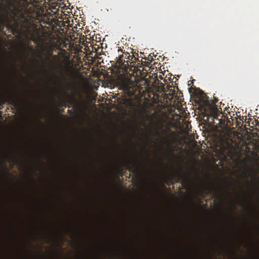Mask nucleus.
Returning <instances> with one entry per match:
<instances>
[{
    "label": "nucleus",
    "mask_w": 259,
    "mask_h": 259,
    "mask_svg": "<svg viewBox=\"0 0 259 259\" xmlns=\"http://www.w3.org/2000/svg\"><path fill=\"white\" fill-rule=\"evenodd\" d=\"M115 83L116 87L122 90L127 96L132 97L135 94L136 84L128 75L126 76L120 73L115 80Z\"/></svg>",
    "instance_id": "obj_1"
},
{
    "label": "nucleus",
    "mask_w": 259,
    "mask_h": 259,
    "mask_svg": "<svg viewBox=\"0 0 259 259\" xmlns=\"http://www.w3.org/2000/svg\"><path fill=\"white\" fill-rule=\"evenodd\" d=\"M212 191V190L209 185L203 183H201L197 189V192L202 198H204L208 194H210Z\"/></svg>",
    "instance_id": "obj_2"
},
{
    "label": "nucleus",
    "mask_w": 259,
    "mask_h": 259,
    "mask_svg": "<svg viewBox=\"0 0 259 259\" xmlns=\"http://www.w3.org/2000/svg\"><path fill=\"white\" fill-rule=\"evenodd\" d=\"M206 111L209 117H212L213 119H216L218 120L220 123L223 122L222 119L218 118V116L221 113L220 112V110L216 105L209 106Z\"/></svg>",
    "instance_id": "obj_3"
},
{
    "label": "nucleus",
    "mask_w": 259,
    "mask_h": 259,
    "mask_svg": "<svg viewBox=\"0 0 259 259\" xmlns=\"http://www.w3.org/2000/svg\"><path fill=\"white\" fill-rule=\"evenodd\" d=\"M172 143L173 142L169 139L168 137L166 136L163 144L166 145L167 151L170 153L173 152V149L172 148Z\"/></svg>",
    "instance_id": "obj_4"
},
{
    "label": "nucleus",
    "mask_w": 259,
    "mask_h": 259,
    "mask_svg": "<svg viewBox=\"0 0 259 259\" xmlns=\"http://www.w3.org/2000/svg\"><path fill=\"white\" fill-rule=\"evenodd\" d=\"M7 100H9L10 103L14 106H18L19 105V101L15 97H11Z\"/></svg>",
    "instance_id": "obj_5"
},
{
    "label": "nucleus",
    "mask_w": 259,
    "mask_h": 259,
    "mask_svg": "<svg viewBox=\"0 0 259 259\" xmlns=\"http://www.w3.org/2000/svg\"><path fill=\"white\" fill-rule=\"evenodd\" d=\"M123 57V55H119V56L117 58V60L116 61L117 63H118L119 64V65L121 66H123V64H124V62H123V61H122Z\"/></svg>",
    "instance_id": "obj_6"
},
{
    "label": "nucleus",
    "mask_w": 259,
    "mask_h": 259,
    "mask_svg": "<svg viewBox=\"0 0 259 259\" xmlns=\"http://www.w3.org/2000/svg\"><path fill=\"white\" fill-rule=\"evenodd\" d=\"M138 58L136 57L134 55H133L131 56V58H130L129 61L131 63H135L138 60Z\"/></svg>",
    "instance_id": "obj_7"
},
{
    "label": "nucleus",
    "mask_w": 259,
    "mask_h": 259,
    "mask_svg": "<svg viewBox=\"0 0 259 259\" xmlns=\"http://www.w3.org/2000/svg\"><path fill=\"white\" fill-rule=\"evenodd\" d=\"M22 19H24L25 21H28V17L29 15L27 14H21L20 15Z\"/></svg>",
    "instance_id": "obj_8"
},
{
    "label": "nucleus",
    "mask_w": 259,
    "mask_h": 259,
    "mask_svg": "<svg viewBox=\"0 0 259 259\" xmlns=\"http://www.w3.org/2000/svg\"><path fill=\"white\" fill-rule=\"evenodd\" d=\"M8 157H9V158L10 159V160L12 162H16L18 161V159L16 157H12L11 154L10 153H9V154H8Z\"/></svg>",
    "instance_id": "obj_9"
},
{
    "label": "nucleus",
    "mask_w": 259,
    "mask_h": 259,
    "mask_svg": "<svg viewBox=\"0 0 259 259\" xmlns=\"http://www.w3.org/2000/svg\"><path fill=\"white\" fill-rule=\"evenodd\" d=\"M131 56L130 55L129 53H124V58L126 59V62L128 63L130 58H131Z\"/></svg>",
    "instance_id": "obj_10"
},
{
    "label": "nucleus",
    "mask_w": 259,
    "mask_h": 259,
    "mask_svg": "<svg viewBox=\"0 0 259 259\" xmlns=\"http://www.w3.org/2000/svg\"><path fill=\"white\" fill-rule=\"evenodd\" d=\"M116 257L117 258V259H121V256L120 254H117L116 255Z\"/></svg>",
    "instance_id": "obj_11"
},
{
    "label": "nucleus",
    "mask_w": 259,
    "mask_h": 259,
    "mask_svg": "<svg viewBox=\"0 0 259 259\" xmlns=\"http://www.w3.org/2000/svg\"><path fill=\"white\" fill-rule=\"evenodd\" d=\"M129 170H130V171H131V172H134V171L135 170L134 169V168H133V167H130V168H129Z\"/></svg>",
    "instance_id": "obj_12"
},
{
    "label": "nucleus",
    "mask_w": 259,
    "mask_h": 259,
    "mask_svg": "<svg viewBox=\"0 0 259 259\" xmlns=\"http://www.w3.org/2000/svg\"><path fill=\"white\" fill-rule=\"evenodd\" d=\"M233 208L234 210L236 209V208L235 205L234 204L233 205Z\"/></svg>",
    "instance_id": "obj_13"
},
{
    "label": "nucleus",
    "mask_w": 259,
    "mask_h": 259,
    "mask_svg": "<svg viewBox=\"0 0 259 259\" xmlns=\"http://www.w3.org/2000/svg\"><path fill=\"white\" fill-rule=\"evenodd\" d=\"M257 190L258 192L259 193V188H257Z\"/></svg>",
    "instance_id": "obj_14"
},
{
    "label": "nucleus",
    "mask_w": 259,
    "mask_h": 259,
    "mask_svg": "<svg viewBox=\"0 0 259 259\" xmlns=\"http://www.w3.org/2000/svg\"><path fill=\"white\" fill-rule=\"evenodd\" d=\"M217 196L218 197H219V194H217Z\"/></svg>",
    "instance_id": "obj_15"
}]
</instances>
